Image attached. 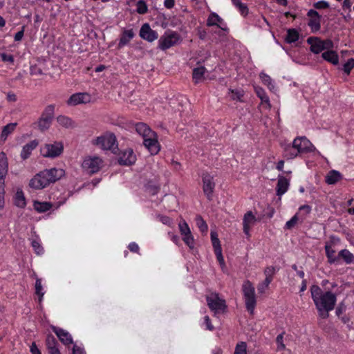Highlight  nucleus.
<instances>
[{"label":"nucleus","mask_w":354,"mask_h":354,"mask_svg":"<svg viewBox=\"0 0 354 354\" xmlns=\"http://www.w3.org/2000/svg\"><path fill=\"white\" fill-rule=\"evenodd\" d=\"M310 293L319 317L323 319L327 318L328 313L333 310L335 306L336 295L329 290L323 291L317 285L310 287Z\"/></svg>","instance_id":"obj_1"},{"label":"nucleus","mask_w":354,"mask_h":354,"mask_svg":"<svg viewBox=\"0 0 354 354\" xmlns=\"http://www.w3.org/2000/svg\"><path fill=\"white\" fill-rule=\"evenodd\" d=\"M136 131L142 137L143 145L149 153L151 155L157 154L160 148L156 133L145 123L136 124Z\"/></svg>","instance_id":"obj_2"},{"label":"nucleus","mask_w":354,"mask_h":354,"mask_svg":"<svg viewBox=\"0 0 354 354\" xmlns=\"http://www.w3.org/2000/svg\"><path fill=\"white\" fill-rule=\"evenodd\" d=\"M182 41L180 35L176 31L167 30L160 37L158 41V47L162 50H166Z\"/></svg>","instance_id":"obj_3"},{"label":"nucleus","mask_w":354,"mask_h":354,"mask_svg":"<svg viewBox=\"0 0 354 354\" xmlns=\"http://www.w3.org/2000/svg\"><path fill=\"white\" fill-rule=\"evenodd\" d=\"M93 145L104 150L115 151L117 149L116 138L112 133H106L92 141Z\"/></svg>","instance_id":"obj_4"},{"label":"nucleus","mask_w":354,"mask_h":354,"mask_svg":"<svg viewBox=\"0 0 354 354\" xmlns=\"http://www.w3.org/2000/svg\"><path fill=\"white\" fill-rule=\"evenodd\" d=\"M245 306L248 310L252 313L256 306V296L254 287L249 281H246L242 286Z\"/></svg>","instance_id":"obj_5"},{"label":"nucleus","mask_w":354,"mask_h":354,"mask_svg":"<svg viewBox=\"0 0 354 354\" xmlns=\"http://www.w3.org/2000/svg\"><path fill=\"white\" fill-rule=\"evenodd\" d=\"M103 165V160L97 156H86L82 163L83 170L90 174L99 171Z\"/></svg>","instance_id":"obj_6"},{"label":"nucleus","mask_w":354,"mask_h":354,"mask_svg":"<svg viewBox=\"0 0 354 354\" xmlns=\"http://www.w3.org/2000/svg\"><path fill=\"white\" fill-rule=\"evenodd\" d=\"M64 151V146L61 142L44 144L40 148L41 155L44 158H55L59 157Z\"/></svg>","instance_id":"obj_7"},{"label":"nucleus","mask_w":354,"mask_h":354,"mask_svg":"<svg viewBox=\"0 0 354 354\" xmlns=\"http://www.w3.org/2000/svg\"><path fill=\"white\" fill-rule=\"evenodd\" d=\"M339 242V239L335 236H331L330 241H327L325 244V252L330 264L335 263L339 261L338 255H335L336 250L335 245Z\"/></svg>","instance_id":"obj_8"},{"label":"nucleus","mask_w":354,"mask_h":354,"mask_svg":"<svg viewBox=\"0 0 354 354\" xmlns=\"http://www.w3.org/2000/svg\"><path fill=\"white\" fill-rule=\"evenodd\" d=\"M49 185L50 182L45 174V170L37 174L29 182V186L34 189H41Z\"/></svg>","instance_id":"obj_9"},{"label":"nucleus","mask_w":354,"mask_h":354,"mask_svg":"<svg viewBox=\"0 0 354 354\" xmlns=\"http://www.w3.org/2000/svg\"><path fill=\"white\" fill-rule=\"evenodd\" d=\"M209 308L215 313L223 311L225 308V300L221 299L218 294L212 293L207 297Z\"/></svg>","instance_id":"obj_10"},{"label":"nucleus","mask_w":354,"mask_h":354,"mask_svg":"<svg viewBox=\"0 0 354 354\" xmlns=\"http://www.w3.org/2000/svg\"><path fill=\"white\" fill-rule=\"evenodd\" d=\"M292 145L299 153L315 150V147L306 137L296 138L293 140Z\"/></svg>","instance_id":"obj_11"},{"label":"nucleus","mask_w":354,"mask_h":354,"mask_svg":"<svg viewBox=\"0 0 354 354\" xmlns=\"http://www.w3.org/2000/svg\"><path fill=\"white\" fill-rule=\"evenodd\" d=\"M91 96L87 93H77L72 95L67 100L68 106H77L91 102Z\"/></svg>","instance_id":"obj_12"},{"label":"nucleus","mask_w":354,"mask_h":354,"mask_svg":"<svg viewBox=\"0 0 354 354\" xmlns=\"http://www.w3.org/2000/svg\"><path fill=\"white\" fill-rule=\"evenodd\" d=\"M139 35L142 39L149 42H153L158 37L157 32L152 30L149 24L147 23L142 26L140 30Z\"/></svg>","instance_id":"obj_13"},{"label":"nucleus","mask_w":354,"mask_h":354,"mask_svg":"<svg viewBox=\"0 0 354 354\" xmlns=\"http://www.w3.org/2000/svg\"><path fill=\"white\" fill-rule=\"evenodd\" d=\"M203 192L208 198V199H210L215 187L213 176H212L209 174H204L203 175Z\"/></svg>","instance_id":"obj_14"},{"label":"nucleus","mask_w":354,"mask_h":354,"mask_svg":"<svg viewBox=\"0 0 354 354\" xmlns=\"http://www.w3.org/2000/svg\"><path fill=\"white\" fill-rule=\"evenodd\" d=\"M8 163L4 153H0V192L3 191L4 178L8 173Z\"/></svg>","instance_id":"obj_15"},{"label":"nucleus","mask_w":354,"mask_h":354,"mask_svg":"<svg viewBox=\"0 0 354 354\" xmlns=\"http://www.w3.org/2000/svg\"><path fill=\"white\" fill-rule=\"evenodd\" d=\"M257 221L255 216L251 211L245 214L243 218V232L247 236H250V231L251 227L254 225Z\"/></svg>","instance_id":"obj_16"},{"label":"nucleus","mask_w":354,"mask_h":354,"mask_svg":"<svg viewBox=\"0 0 354 354\" xmlns=\"http://www.w3.org/2000/svg\"><path fill=\"white\" fill-rule=\"evenodd\" d=\"M136 158L131 149L124 150L120 156L119 162L124 165H130L136 162Z\"/></svg>","instance_id":"obj_17"},{"label":"nucleus","mask_w":354,"mask_h":354,"mask_svg":"<svg viewBox=\"0 0 354 354\" xmlns=\"http://www.w3.org/2000/svg\"><path fill=\"white\" fill-rule=\"evenodd\" d=\"M307 15L310 17L308 26L313 31H318L320 29V15L319 13L314 10H310Z\"/></svg>","instance_id":"obj_18"},{"label":"nucleus","mask_w":354,"mask_h":354,"mask_svg":"<svg viewBox=\"0 0 354 354\" xmlns=\"http://www.w3.org/2000/svg\"><path fill=\"white\" fill-rule=\"evenodd\" d=\"M53 331L64 344L68 345L73 344L72 336L68 331L55 326L53 327Z\"/></svg>","instance_id":"obj_19"},{"label":"nucleus","mask_w":354,"mask_h":354,"mask_svg":"<svg viewBox=\"0 0 354 354\" xmlns=\"http://www.w3.org/2000/svg\"><path fill=\"white\" fill-rule=\"evenodd\" d=\"M44 170L47 178L49 180L50 184L59 180L65 174L64 170L60 168H51Z\"/></svg>","instance_id":"obj_20"},{"label":"nucleus","mask_w":354,"mask_h":354,"mask_svg":"<svg viewBox=\"0 0 354 354\" xmlns=\"http://www.w3.org/2000/svg\"><path fill=\"white\" fill-rule=\"evenodd\" d=\"M37 140H33L25 145L21 151L20 156L23 160H26L30 156L32 151L38 146Z\"/></svg>","instance_id":"obj_21"},{"label":"nucleus","mask_w":354,"mask_h":354,"mask_svg":"<svg viewBox=\"0 0 354 354\" xmlns=\"http://www.w3.org/2000/svg\"><path fill=\"white\" fill-rule=\"evenodd\" d=\"M134 35L135 33L132 29L124 30L120 36L118 47L122 48L127 45L133 38Z\"/></svg>","instance_id":"obj_22"},{"label":"nucleus","mask_w":354,"mask_h":354,"mask_svg":"<svg viewBox=\"0 0 354 354\" xmlns=\"http://www.w3.org/2000/svg\"><path fill=\"white\" fill-rule=\"evenodd\" d=\"M308 43L310 44V50L315 54H318L324 50L322 40L319 38L309 37L308 39Z\"/></svg>","instance_id":"obj_23"},{"label":"nucleus","mask_w":354,"mask_h":354,"mask_svg":"<svg viewBox=\"0 0 354 354\" xmlns=\"http://www.w3.org/2000/svg\"><path fill=\"white\" fill-rule=\"evenodd\" d=\"M208 26H217L222 30L226 29V25L223 19L216 13H212L207 19Z\"/></svg>","instance_id":"obj_24"},{"label":"nucleus","mask_w":354,"mask_h":354,"mask_svg":"<svg viewBox=\"0 0 354 354\" xmlns=\"http://www.w3.org/2000/svg\"><path fill=\"white\" fill-rule=\"evenodd\" d=\"M289 187V180L283 176H279L277 185V194L281 196L284 194Z\"/></svg>","instance_id":"obj_25"},{"label":"nucleus","mask_w":354,"mask_h":354,"mask_svg":"<svg viewBox=\"0 0 354 354\" xmlns=\"http://www.w3.org/2000/svg\"><path fill=\"white\" fill-rule=\"evenodd\" d=\"M342 178V176L338 171L331 170L326 176V182L328 185H333L339 181Z\"/></svg>","instance_id":"obj_26"},{"label":"nucleus","mask_w":354,"mask_h":354,"mask_svg":"<svg viewBox=\"0 0 354 354\" xmlns=\"http://www.w3.org/2000/svg\"><path fill=\"white\" fill-rule=\"evenodd\" d=\"M244 92L241 89H229L227 97L230 100L236 102H243Z\"/></svg>","instance_id":"obj_27"},{"label":"nucleus","mask_w":354,"mask_h":354,"mask_svg":"<svg viewBox=\"0 0 354 354\" xmlns=\"http://www.w3.org/2000/svg\"><path fill=\"white\" fill-rule=\"evenodd\" d=\"M17 123H9L5 127H3L2 129V132L0 136V140L2 142H5L9 135H10L15 129L17 127Z\"/></svg>","instance_id":"obj_28"},{"label":"nucleus","mask_w":354,"mask_h":354,"mask_svg":"<svg viewBox=\"0 0 354 354\" xmlns=\"http://www.w3.org/2000/svg\"><path fill=\"white\" fill-rule=\"evenodd\" d=\"M322 57L327 62L336 65L339 62L338 55L334 50H327L322 53Z\"/></svg>","instance_id":"obj_29"},{"label":"nucleus","mask_w":354,"mask_h":354,"mask_svg":"<svg viewBox=\"0 0 354 354\" xmlns=\"http://www.w3.org/2000/svg\"><path fill=\"white\" fill-rule=\"evenodd\" d=\"M206 69L203 66L196 68L193 70V80L196 83L202 82L204 80V75Z\"/></svg>","instance_id":"obj_30"},{"label":"nucleus","mask_w":354,"mask_h":354,"mask_svg":"<svg viewBox=\"0 0 354 354\" xmlns=\"http://www.w3.org/2000/svg\"><path fill=\"white\" fill-rule=\"evenodd\" d=\"M338 257L339 259L342 258L347 264H350L354 262V255L346 249H344L339 251Z\"/></svg>","instance_id":"obj_31"},{"label":"nucleus","mask_w":354,"mask_h":354,"mask_svg":"<svg viewBox=\"0 0 354 354\" xmlns=\"http://www.w3.org/2000/svg\"><path fill=\"white\" fill-rule=\"evenodd\" d=\"M259 76H260V78H261L262 82L263 83V84L267 86V87L268 88V89L270 91H275V86L273 82V80L268 75H267L264 73H261Z\"/></svg>","instance_id":"obj_32"},{"label":"nucleus","mask_w":354,"mask_h":354,"mask_svg":"<svg viewBox=\"0 0 354 354\" xmlns=\"http://www.w3.org/2000/svg\"><path fill=\"white\" fill-rule=\"evenodd\" d=\"M299 152L294 147V145H288L284 147V156L287 159H292L297 156Z\"/></svg>","instance_id":"obj_33"},{"label":"nucleus","mask_w":354,"mask_h":354,"mask_svg":"<svg viewBox=\"0 0 354 354\" xmlns=\"http://www.w3.org/2000/svg\"><path fill=\"white\" fill-rule=\"evenodd\" d=\"M33 205L35 209L38 212H45L49 210L53 206L50 203L39 201H35Z\"/></svg>","instance_id":"obj_34"},{"label":"nucleus","mask_w":354,"mask_h":354,"mask_svg":"<svg viewBox=\"0 0 354 354\" xmlns=\"http://www.w3.org/2000/svg\"><path fill=\"white\" fill-rule=\"evenodd\" d=\"M299 39V32L295 29H288L285 40L287 43L291 44Z\"/></svg>","instance_id":"obj_35"},{"label":"nucleus","mask_w":354,"mask_h":354,"mask_svg":"<svg viewBox=\"0 0 354 354\" xmlns=\"http://www.w3.org/2000/svg\"><path fill=\"white\" fill-rule=\"evenodd\" d=\"M15 203L19 207H24L26 206V199L21 190H18L16 192L15 196Z\"/></svg>","instance_id":"obj_36"},{"label":"nucleus","mask_w":354,"mask_h":354,"mask_svg":"<svg viewBox=\"0 0 354 354\" xmlns=\"http://www.w3.org/2000/svg\"><path fill=\"white\" fill-rule=\"evenodd\" d=\"M254 88H255V92H256L257 96L261 100V101L263 102L266 103L268 104V107L270 108V104L269 97L266 95L264 89H263L261 87H258V86L255 87Z\"/></svg>","instance_id":"obj_37"},{"label":"nucleus","mask_w":354,"mask_h":354,"mask_svg":"<svg viewBox=\"0 0 354 354\" xmlns=\"http://www.w3.org/2000/svg\"><path fill=\"white\" fill-rule=\"evenodd\" d=\"M57 122L60 126L66 128H69L73 126L72 120L69 118L64 115L58 116L57 118Z\"/></svg>","instance_id":"obj_38"},{"label":"nucleus","mask_w":354,"mask_h":354,"mask_svg":"<svg viewBox=\"0 0 354 354\" xmlns=\"http://www.w3.org/2000/svg\"><path fill=\"white\" fill-rule=\"evenodd\" d=\"M196 223L197 227L199 228L202 233H206L208 230V226L204 219L199 215L196 217Z\"/></svg>","instance_id":"obj_39"},{"label":"nucleus","mask_w":354,"mask_h":354,"mask_svg":"<svg viewBox=\"0 0 354 354\" xmlns=\"http://www.w3.org/2000/svg\"><path fill=\"white\" fill-rule=\"evenodd\" d=\"M182 239L190 249H193L194 248L195 241L192 232L186 234V235H182Z\"/></svg>","instance_id":"obj_40"},{"label":"nucleus","mask_w":354,"mask_h":354,"mask_svg":"<svg viewBox=\"0 0 354 354\" xmlns=\"http://www.w3.org/2000/svg\"><path fill=\"white\" fill-rule=\"evenodd\" d=\"M51 120L41 116L38 121V127L41 131L48 129L51 124Z\"/></svg>","instance_id":"obj_41"},{"label":"nucleus","mask_w":354,"mask_h":354,"mask_svg":"<svg viewBox=\"0 0 354 354\" xmlns=\"http://www.w3.org/2000/svg\"><path fill=\"white\" fill-rule=\"evenodd\" d=\"M178 228L180 233L182 235H186V234L191 232V230L185 220H182L178 223Z\"/></svg>","instance_id":"obj_42"},{"label":"nucleus","mask_w":354,"mask_h":354,"mask_svg":"<svg viewBox=\"0 0 354 354\" xmlns=\"http://www.w3.org/2000/svg\"><path fill=\"white\" fill-rule=\"evenodd\" d=\"M54 111H55V106L52 105V104L48 105L44 109L41 116H43L44 118H47L52 120V119L53 118V115H54Z\"/></svg>","instance_id":"obj_43"},{"label":"nucleus","mask_w":354,"mask_h":354,"mask_svg":"<svg viewBox=\"0 0 354 354\" xmlns=\"http://www.w3.org/2000/svg\"><path fill=\"white\" fill-rule=\"evenodd\" d=\"M232 3L235 6L242 15H246L248 13L247 6L243 4L241 0H232Z\"/></svg>","instance_id":"obj_44"},{"label":"nucleus","mask_w":354,"mask_h":354,"mask_svg":"<svg viewBox=\"0 0 354 354\" xmlns=\"http://www.w3.org/2000/svg\"><path fill=\"white\" fill-rule=\"evenodd\" d=\"M43 287L41 285V281L40 279H37L35 282V293L39 297V301H41V299L44 295V292L42 291Z\"/></svg>","instance_id":"obj_45"},{"label":"nucleus","mask_w":354,"mask_h":354,"mask_svg":"<svg viewBox=\"0 0 354 354\" xmlns=\"http://www.w3.org/2000/svg\"><path fill=\"white\" fill-rule=\"evenodd\" d=\"M247 346L243 342L236 344L234 354H247Z\"/></svg>","instance_id":"obj_46"},{"label":"nucleus","mask_w":354,"mask_h":354,"mask_svg":"<svg viewBox=\"0 0 354 354\" xmlns=\"http://www.w3.org/2000/svg\"><path fill=\"white\" fill-rule=\"evenodd\" d=\"M147 6L145 1L140 0L136 3V11L139 14H145L147 12Z\"/></svg>","instance_id":"obj_47"},{"label":"nucleus","mask_w":354,"mask_h":354,"mask_svg":"<svg viewBox=\"0 0 354 354\" xmlns=\"http://www.w3.org/2000/svg\"><path fill=\"white\" fill-rule=\"evenodd\" d=\"M271 283V281L269 280V279H265V280L260 283L258 285L257 289L259 293L263 294L264 293L266 290L268 288V286L270 283Z\"/></svg>","instance_id":"obj_48"},{"label":"nucleus","mask_w":354,"mask_h":354,"mask_svg":"<svg viewBox=\"0 0 354 354\" xmlns=\"http://www.w3.org/2000/svg\"><path fill=\"white\" fill-rule=\"evenodd\" d=\"M298 214L299 213H297L295 216L292 217L290 220L286 222L285 225V227L286 229L290 230L296 225L299 221Z\"/></svg>","instance_id":"obj_49"},{"label":"nucleus","mask_w":354,"mask_h":354,"mask_svg":"<svg viewBox=\"0 0 354 354\" xmlns=\"http://www.w3.org/2000/svg\"><path fill=\"white\" fill-rule=\"evenodd\" d=\"M46 342L48 350L51 348L57 347V342L53 335H48Z\"/></svg>","instance_id":"obj_50"},{"label":"nucleus","mask_w":354,"mask_h":354,"mask_svg":"<svg viewBox=\"0 0 354 354\" xmlns=\"http://www.w3.org/2000/svg\"><path fill=\"white\" fill-rule=\"evenodd\" d=\"M354 68V59L351 58L344 65V71L346 73L349 74L351 71Z\"/></svg>","instance_id":"obj_51"},{"label":"nucleus","mask_w":354,"mask_h":354,"mask_svg":"<svg viewBox=\"0 0 354 354\" xmlns=\"http://www.w3.org/2000/svg\"><path fill=\"white\" fill-rule=\"evenodd\" d=\"M275 268L274 267H268L264 270V274L266 276V279H269L270 281H272V276L275 273Z\"/></svg>","instance_id":"obj_52"},{"label":"nucleus","mask_w":354,"mask_h":354,"mask_svg":"<svg viewBox=\"0 0 354 354\" xmlns=\"http://www.w3.org/2000/svg\"><path fill=\"white\" fill-rule=\"evenodd\" d=\"M32 246L35 250L37 254H41L44 252V249L41 245L40 243L37 240H33L32 241Z\"/></svg>","instance_id":"obj_53"},{"label":"nucleus","mask_w":354,"mask_h":354,"mask_svg":"<svg viewBox=\"0 0 354 354\" xmlns=\"http://www.w3.org/2000/svg\"><path fill=\"white\" fill-rule=\"evenodd\" d=\"M276 342L277 344L278 350H283L286 348L285 344H283V333L279 334L276 339Z\"/></svg>","instance_id":"obj_54"},{"label":"nucleus","mask_w":354,"mask_h":354,"mask_svg":"<svg viewBox=\"0 0 354 354\" xmlns=\"http://www.w3.org/2000/svg\"><path fill=\"white\" fill-rule=\"evenodd\" d=\"M0 57L3 62H8L10 64L14 63V57L12 55L6 54L5 53H1Z\"/></svg>","instance_id":"obj_55"},{"label":"nucleus","mask_w":354,"mask_h":354,"mask_svg":"<svg viewBox=\"0 0 354 354\" xmlns=\"http://www.w3.org/2000/svg\"><path fill=\"white\" fill-rule=\"evenodd\" d=\"M157 218L160 222H162L165 225L171 226V225L172 224V220L167 216L158 215Z\"/></svg>","instance_id":"obj_56"},{"label":"nucleus","mask_w":354,"mask_h":354,"mask_svg":"<svg viewBox=\"0 0 354 354\" xmlns=\"http://www.w3.org/2000/svg\"><path fill=\"white\" fill-rule=\"evenodd\" d=\"M316 9H324L329 7V3L325 1H319L314 3Z\"/></svg>","instance_id":"obj_57"},{"label":"nucleus","mask_w":354,"mask_h":354,"mask_svg":"<svg viewBox=\"0 0 354 354\" xmlns=\"http://www.w3.org/2000/svg\"><path fill=\"white\" fill-rule=\"evenodd\" d=\"M324 50H329L333 47V43L330 39L322 40Z\"/></svg>","instance_id":"obj_58"},{"label":"nucleus","mask_w":354,"mask_h":354,"mask_svg":"<svg viewBox=\"0 0 354 354\" xmlns=\"http://www.w3.org/2000/svg\"><path fill=\"white\" fill-rule=\"evenodd\" d=\"M214 252L221 266H224V259L222 255V250L218 249L217 251H215Z\"/></svg>","instance_id":"obj_59"},{"label":"nucleus","mask_w":354,"mask_h":354,"mask_svg":"<svg viewBox=\"0 0 354 354\" xmlns=\"http://www.w3.org/2000/svg\"><path fill=\"white\" fill-rule=\"evenodd\" d=\"M311 211V207L308 205H302L299 207V212H304L305 214H308Z\"/></svg>","instance_id":"obj_60"},{"label":"nucleus","mask_w":354,"mask_h":354,"mask_svg":"<svg viewBox=\"0 0 354 354\" xmlns=\"http://www.w3.org/2000/svg\"><path fill=\"white\" fill-rule=\"evenodd\" d=\"M205 321V324L206 326V328L209 330H214V326L213 325L211 324L210 322V319L208 316H205V318H204Z\"/></svg>","instance_id":"obj_61"},{"label":"nucleus","mask_w":354,"mask_h":354,"mask_svg":"<svg viewBox=\"0 0 354 354\" xmlns=\"http://www.w3.org/2000/svg\"><path fill=\"white\" fill-rule=\"evenodd\" d=\"M73 354H85V352L81 347L77 345H74L73 348Z\"/></svg>","instance_id":"obj_62"},{"label":"nucleus","mask_w":354,"mask_h":354,"mask_svg":"<svg viewBox=\"0 0 354 354\" xmlns=\"http://www.w3.org/2000/svg\"><path fill=\"white\" fill-rule=\"evenodd\" d=\"M30 352L32 354H41L35 342L30 346Z\"/></svg>","instance_id":"obj_63"},{"label":"nucleus","mask_w":354,"mask_h":354,"mask_svg":"<svg viewBox=\"0 0 354 354\" xmlns=\"http://www.w3.org/2000/svg\"><path fill=\"white\" fill-rule=\"evenodd\" d=\"M168 235L170 237L171 240L176 245H178L179 243V241H180V239H179V237L176 235V234H174L173 233L171 232H169L168 233Z\"/></svg>","instance_id":"obj_64"}]
</instances>
